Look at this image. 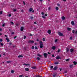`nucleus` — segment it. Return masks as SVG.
I'll return each mask as SVG.
<instances>
[{
	"label": "nucleus",
	"instance_id": "e433bc0d",
	"mask_svg": "<svg viewBox=\"0 0 77 77\" xmlns=\"http://www.w3.org/2000/svg\"><path fill=\"white\" fill-rule=\"evenodd\" d=\"M32 49H34V48H35V47H34V46H32Z\"/></svg>",
	"mask_w": 77,
	"mask_h": 77
},
{
	"label": "nucleus",
	"instance_id": "c85d7f7f",
	"mask_svg": "<svg viewBox=\"0 0 77 77\" xmlns=\"http://www.w3.org/2000/svg\"><path fill=\"white\" fill-rule=\"evenodd\" d=\"M51 9V7H50L48 8V11H50Z\"/></svg>",
	"mask_w": 77,
	"mask_h": 77
},
{
	"label": "nucleus",
	"instance_id": "9b49d317",
	"mask_svg": "<svg viewBox=\"0 0 77 77\" xmlns=\"http://www.w3.org/2000/svg\"><path fill=\"white\" fill-rule=\"evenodd\" d=\"M51 30H49L48 31V33H49V34H50L51 33Z\"/></svg>",
	"mask_w": 77,
	"mask_h": 77
},
{
	"label": "nucleus",
	"instance_id": "2f4dec72",
	"mask_svg": "<svg viewBox=\"0 0 77 77\" xmlns=\"http://www.w3.org/2000/svg\"><path fill=\"white\" fill-rule=\"evenodd\" d=\"M43 41H45V38H43Z\"/></svg>",
	"mask_w": 77,
	"mask_h": 77
},
{
	"label": "nucleus",
	"instance_id": "680f3d73",
	"mask_svg": "<svg viewBox=\"0 0 77 77\" xmlns=\"http://www.w3.org/2000/svg\"><path fill=\"white\" fill-rule=\"evenodd\" d=\"M8 16L9 17H11V14H9Z\"/></svg>",
	"mask_w": 77,
	"mask_h": 77
},
{
	"label": "nucleus",
	"instance_id": "c756f323",
	"mask_svg": "<svg viewBox=\"0 0 77 77\" xmlns=\"http://www.w3.org/2000/svg\"><path fill=\"white\" fill-rule=\"evenodd\" d=\"M2 13H3V11H0V15H2Z\"/></svg>",
	"mask_w": 77,
	"mask_h": 77
},
{
	"label": "nucleus",
	"instance_id": "b1692460",
	"mask_svg": "<svg viewBox=\"0 0 77 77\" xmlns=\"http://www.w3.org/2000/svg\"><path fill=\"white\" fill-rule=\"evenodd\" d=\"M69 59H66V62H68V61H69Z\"/></svg>",
	"mask_w": 77,
	"mask_h": 77
},
{
	"label": "nucleus",
	"instance_id": "f3484780",
	"mask_svg": "<svg viewBox=\"0 0 77 77\" xmlns=\"http://www.w3.org/2000/svg\"><path fill=\"white\" fill-rule=\"evenodd\" d=\"M54 64H55V65H58V64H59V62H55L54 63Z\"/></svg>",
	"mask_w": 77,
	"mask_h": 77
},
{
	"label": "nucleus",
	"instance_id": "69168bd1",
	"mask_svg": "<svg viewBox=\"0 0 77 77\" xmlns=\"http://www.w3.org/2000/svg\"><path fill=\"white\" fill-rule=\"evenodd\" d=\"M27 64H26V63H24L23 64V65H26V66H27Z\"/></svg>",
	"mask_w": 77,
	"mask_h": 77
},
{
	"label": "nucleus",
	"instance_id": "6ab92c4d",
	"mask_svg": "<svg viewBox=\"0 0 77 77\" xmlns=\"http://www.w3.org/2000/svg\"><path fill=\"white\" fill-rule=\"evenodd\" d=\"M73 63H74V65H77V62H76L75 61H74L73 62Z\"/></svg>",
	"mask_w": 77,
	"mask_h": 77
},
{
	"label": "nucleus",
	"instance_id": "5701e85b",
	"mask_svg": "<svg viewBox=\"0 0 77 77\" xmlns=\"http://www.w3.org/2000/svg\"><path fill=\"white\" fill-rule=\"evenodd\" d=\"M55 9H56V11H58V10H59V7H57Z\"/></svg>",
	"mask_w": 77,
	"mask_h": 77
},
{
	"label": "nucleus",
	"instance_id": "393cba45",
	"mask_svg": "<svg viewBox=\"0 0 77 77\" xmlns=\"http://www.w3.org/2000/svg\"><path fill=\"white\" fill-rule=\"evenodd\" d=\"M23 56L22 55H19L18 56V57L20 58V57H23Z\"/></svg>",
	"mask_w": 77,
	"mask_h": 77
},
{
	"label": "nucleus",
	"instance_id": "72a5a7b5",
	"mask_svg": "<svg viewBox=\"0 0 77 77\" xmlns=\"http://www.w3.org/2000/svg\"><path fill=\"white\" fill-rule=\"evenodd\" d=\"M26 38V35H24V36L23 39H25Z\"/></svg>",
	"mask_w": 77,
	"mask_h": 77
},
{
	"label": "nucleus",
	"instance_id": "dca6fc26",
	"mask_svg": "<svg viewBox=\"0 0 77 77\" xmlns=\"http://www.w3.org/2000/svg\"><path fill=\"white\" fill-rule=\"evenodd\" d=\"M62 18L63 20H65V17L63 16L62 17Z\"/></svg>",
	"mask_w": 77,
	"mask_h": 77
},
{
	"label": "nucleus",
	"instance_id": "7c9ffc66",
	"mask_svg": "<svg viewBox=\"0 0 77 77\" xmlns=\"http://www.w3.org/2000/svg\"><path fill=\"white\" fill-rule=\"evenodd\" d=\"M11 73H14V70H12L11 71Z\"/></svg>",
	"mask_w": 77,
	"mask_h": 77
},
{
	"label": "nucleus",
	"instance_id": "8fccbe9b",
	"mask_svg": "<svg viewBox=\"0 0 77 77\" xmlns=\"http://www.w3.org/2000/svg\"><path fill=\"white\" fill-rule=\"evenodd\" d=\"M13 11H14V12H15V11H17V10H16V9H14V10H13Z\"/></svg>",
	"mask_w": 77,
	"mask_h": 77
},
{
	"label": "nucleus",
	"instance_id": "338daca9",
	"mask_svg": "<svg viewBox=\"0 0 77 77\" xmlns=\"http://www.w3.org/2000/svg\"><path fill=\"white\" fill-rule=\"evenodd\" d=\"M5 37L6 38H8V36H7V35H5Z\"/></svg>",
	"mask_w": 77,
	"mask_h": 77
},
{
	"label": "nucleus",
	"instance_id": "bf43d9fd",
	"mask_svg": "<svg viewBox=\"0 0 77 77\" xmlns=\"http://www.w3.org/2000/svg\"><path fill=\"white\" fill-rule=\"evenodd\" d=\"M30 36H33V35L32 34H31L30 35Z\"/></svg>",
	"mask_w": 77,
	"mask_h": 77
},
{
	"label": "nucleus",
	"instance_id": "39448f33",
	"mask_svg": "<svg viewBox=\"0 0 77 77\" xmlns=\"http://www.w3.org/2000/svg\"><path fill=\"white\" fill-rule=\"evenodd\" d=\"M66 52L67 53H68V52L69 51V48H66Z\"/></svg>",
	"mask_w": 77,
	"mask_h": 77
},
{
	"label": "nucleus",
	"instance_id": "a878e982",
	"mask_svg": "<svg viewBox=\"0 0 77 77\" xmlns=\"http://www.w3.org/2000/svg\"><path fill=\"white\" fill-rule=\"evenodd\" d=\"M0 45H1V46H3V43L0 42Z\"/></svg>",
	"mask_w": 77,
	"mask_h": 77
},
{
	"label": "nucleus",
	"instance_id": "5fc2aeb1",
	"mask_svg": "<svg viewBox=\"0 0 77 77\" xmlns=\"http://www.w3.org/2000/svg\"><path fill=\"white\" fill-rule=\"evenodd\" d=\"M5 24H3V25H2V26L3 27H5Z\"/></svg>",
	"mask_w": 77,
	"mask_h": 77
},
{
	"label": "nucleus",
	"instance_id": "6e6d98bb",
	"mask_svg": "<svg viewBox=\"0 0 77 77\" xmlns=\"http://www.w3.org/2000/svg\"><path fill=\"white\" fill-rule=\"evenodd\" d=\"M52 57H54V54H52Z\"/></svg>",
	"mask_w": 77,
	"mask_h": 77
},
{
	"label": "nucleus",
	"instance_id": "774afa93",
	"mask_svg": "<svg viewBox=\"0 0 77 77\" xmlns=\"http://www.w3.org/2000/svg\"><path fill=\"white\" fill-rule=\"evenodd\" d=\"M30 65L29 64H27L26 66H30Z\"/></svg>",
	"mask_w": 77,
	"mask_h": 77
},
{
	"label": "nucleus",
	"instance_id": "e2e57ef3",
	"mask_svg": "<svg viewBox=\"0 0 77 77\" xmlns=\"http://www.w3.org/2000/svg\"><path fill=\"white\" fill-rule=\"evenodd\" d=\"M45 15L46 17H47V14H45Z\"/></svg>",
	"mask_w": 77,
	"mask_h": 77
},
{
	"label": "nucleus",
	"instance_id": "09e8293b",
	"mask_svg": "<svg viewBox=\"0 0 77 77\" xmlns=\"http://www.w3.org/2000/svg\"><path fill=\"white\" fill-rule=\"evenodd\" d=\"M16 26H19V24H18V23H17L16 24Z\"/></svg>",
	"mask_w": 77,
	"mask_h": 77
},
{
	"label": "nucleus",
	"instance_id": "49530a36",
	"mask_svg": "<svg viewBox=\"0 0 77 77\" xmlns=\"http://www.w3.org/2000/svg\"><path fill=\"white\" fill-rule=\"evenodd\" d=\"M70 40H72V37H70Z\"/></svg>",
	"mask_w": 77,
	"mask_h": 77
},
{
	"label": "nucleus",
	"instance_id": "1a4fd4ad",
	"mask_svg": "<svg viewBox=\"0 0 77 77\" xmlns=\"http://www.w3.org/2000/svg\"><path fill=\"white\" fill-rule=\"evenodd\" d=\"M6 40L7 41V42H9V41H10V40H9V38H6Z\"/></svg>",
	"mask_w": 77,
	"mask_h": 77
},
{
	"label": "nucleus",
	"instance_id": "4d7b16f0",
	"mask_svg": "<svg viewBox=\"0 0 77 77\" xmlns=\"http://www.w3.org/2000/svg\"><path fill=\"white\" fill-rule=\"evenodd\" d=\"M42 15H44V12H42Z\"/></svg>",
	"mask_w": 77,
	"mask_h": 77
},
{
	"label": "nucleus",
	"instance_id": "4468645a",
	"mask_svg": "<svg viewBox=\"0 0 77 77\" xmlns=\"http://www.w3.org/2000/svg\"><path fill=\"white\" fill-rule=\"evenodd\" d=\"M52 49L53 50H55V49H56V47H55V46H53L52 47Z\"/></svg>",
	"mask_w": 77,
	"mask_h": 77
},
{
	"label": "nucleus",
	"instance_id": "f257e3e1",
	"mask_svg": "<svg viewBox=\"0 0 77 77\" xmlns=\"http://www.w3.org/2000/svg\"><path fill=\"white\" fill-rule=\"evenodd\" d=\"M40 48H42L43 47V44L42 41H40Z\"/></svg>",
	"mask_w": 77,
	"mask_h": 77
},
{
	"label": "nucleus",
	"instance_id": "412c9836",
	"mask_svg": "<svg viewBox=\"0 0 77 77\" xmlns=\"http://www.w3.org/2000/svg\"><path fill=\"white\" fill-rule=\"evenodd\" d=\"M73 67V65H70V68H72Z\"/></svg>",
	"mask_w": 77,
	"mask_h": 77
},
{
	"label": "nucleus",
	"instance_id": "603ef678",
	"mask_svg": "<svg viewBox=\"0 0 77 77\" xmlns=\"http://www.w3.org/2000/svg\"><path fill=\"white\" fill-rule=\"evenodd\" d=\"M11 23L12 25H13V24H14V22H11Z\"/></svg>",
	"mask_w": 77,
	"mask_h": 77
},
{
	"label": "nucleus",
	"instance_id": "a18cd8bd",
	"mask_svg": "<svg viewBox=\"0 0 77 77\" xmlns=\"http://www.w3.org/2000/svg\"><path fill=\"white\" fill-rule=\"evenodd\" d=\"M11 34L12 35H13V34H14V32H11Z\"/></svg>",
	"mask_w": 77,
	"mask_h": 77
},
{
	"label": "nucleus",
	"instance_id": "864d4df0",
	"mask_svg": "<svg viewBox=\"0 0 77 77\" xmlns=\"http://www.w3.org/2000/svg\"><path fill=\"white\" fill-rule=\"evenodd\" d=\"M67 72H68V71H66L64 72V73H67Z\"/></svg>",
	"mask_w": 77,
	"mask_h": 77
},
{
	"label": "nucleus",
	"instance_id": "0e129e2a",
	"mask_svg": "<svg viewBox=\"0 0 77 77\" xmlns=\"http://www.w3.org/2000/svg\"><path fill=\"white\" fill-rule=\"evenodd\" d=\"M17 38V36H15L14 37V39H15L16 38Z\"/></svg>",
	"mask_w": 77,
	"mask_h": 77
},
{
	"label": "nucleus",
	"instance_id": "0eeeda50",
	"mask_svg": "<svg viewBox=\"0 0 77 77\" xmlns=\"http://www.w3.org/2000/svg\"><path fill=\"white\" fill-rule=\"evenodd\" d=\"M57 69V67L56 66H55L54 68H53V69L54 70H56V69Z\"/></svg>",
	"mask_w": 77,
	"mask_h": 77
},
{
	"label": "nucleus",
	"instance_id": "052dcab7",
	"mask_svg": "<svg viewBox=\"0 0 77 77\" xmlns=\"http://www.w3.org/2000/svg\"><path fill=\"white\" fill-rule=\"evenodd\" d=\"M75 34L77 35V31H75Z\"/></svg>",
	"mask_w": 77,
	"mask_h": 77
},
{
	"label": "nucleus",
	"instance_id": "6e6552de",
	"mask_svg": "<svg viewBox=\"0 0 77 77\" xmlns=\"http://www.w3.org/2000/svg\"><path fill=\"white\" fill-rule=\"evenodd\" d=\"M23 30H24V27L22 26L20 28L21 31L23 32Z\"/></svg>",
	"mask_w": 77,
	"mask_h": 77
},
{
	"label": "nucleus",
	"instance_id": "473e14b6",
	"mask_svg": "<svg viewBox=\"0 0 77 77\" xmlns=\"http://www.w3.org/2000/svg\"><path fill=\"white\" fill-rule=\"evenodd\" d=\"M3 41V39L2 38H0V42H2Z\"/></svg>",
	"mask_w": 77,
	"mask_h": 77
},
{
	"label": "nucleus",
	"instance_id": "423d86ee",
	"mask_svg": "<svg viewBox=\"0 0 77 77\" xmlns=\"http://www.w3.org/2000/svg\"><path fill=\"white\" fill-rule=\"evenodd\" d=\"M61 59V58L59 56H57L56 57V59H57V60H58L59 59Z\"/></svg>",
	"mask_w": 77,
	"mask_h": 77
},
{
	"label": "nucleus",
	"instance_id": "f704fd0d",
	"mask_svg": "<svg viewBox=\"0 0 77 77\" xmlns=\"http://www.w3.org/2000/svg\"><path fill=\"white\" fill-rule=\"evenodd\" d=\"M42 18H44V19H45V16H42Z\"/></svg>",
	"mask_w": 77,
	"mask_h": 77
},
{
	"label": "nucleus",
	"instance_id": "13d9d810",
	"mask_svg": "<svg viewBox=\"0 0 77 77\" xmlns=\"http://www.w3.org/2000/svg\"><path fill=\"white\" fill-rule=\"evenodd\" d=\"M57 5L58 6H60V4H57Z\"/></svg>",
	"mask_w": 77,
	"mask_h": 77
},
{
	"label": "nucleus",
	"instance_id": "a19ab883",
	"mask_svg": "<svg viewBox=\"0 0 77 77\" xmlns=\"http://www.w3.org/2000/svg\"><path fill=\"white\" fill-rule=\"evenodd\" d=\"M7 63H11V61H7Z\"/></svg>",
	"mask_w": 77,
	"mask_h": 77
},
{
	"label": "nucleus",
	"instance_id": "3c124183",
	"mask_svg": "<svg viewBox=\"0 0 77 77\" xmlns=\"http://www.w3.org/2000/svg\"><path fill=\"white\" fill-rule=\"evenodd\" d=\"M30 19H33V17H30Z\"/></svg>",
	"mask_w": 77,
	"mask_h": 77
},
{
	"label": "nucleus",
	"instance_id": "7ed1b4c3",
	"mask_svg": "<svg viewBox=\"0 0 77 77\" xmlns=\"http://www.w3.org/2000/svg\"><path fill=\"white\" fill-rule=\"evenodd\" d=\"M44 57H45V58H47V55H48V54L46 53H45L44 54Z\"/></svg>",
	"mask_w": 77,
	"mask_h": 77
},
{
	"label": "nucleus",
	"instance_id": "bb28decb",
	"mask_svg": "<svg viewBox=\"0 0 77 77\" xmlns=\"http://www.w3.org/2000/svg\"><path fill=\"white\" fill-rule=\"evenodd\" d=\"M35 77H42L41 76H39V75H36Z\"/></svg>",
	"mask_w": 77,
	"mask_h": 77
},
{
	"label": "nucleus",
	"instance_id": "a211bd4d",
	"mask_svg": "<svg viewBox=\"0 0 77 77\" xmlns=\"http://www.w3.org/2000/svg\"><path fill=\"white\" fill-rule=\"evenodd\" d=\"M56 76H57V74H54V75H53V77H56Z\"/></svg>",
	"mask_w": 77,
	"mask_h": 77
},
{
	"label": "nucleus",
	"instance_id": "20e7f679",
	"mask_svg": "<svg viewBox=\"0 0 77 77\" xmlns=\"http://www.w3.org/2000/svg\"><path fill=\"white\" fill-rule=\"evenodd\" d=\"M29 43H31V44H33L34 43V41H33L29 40L28 41Z\"/></svg>",
	"mask_w": 77,
	"mask_h": 77
},
{
	"label": "nucleus",
	"instance_id": "79ce46f5",
	"mask_svg": "<svg viewBox=\"0 0 77 77\" xmlns=\"http://www.w3.org/2000/svg\"><path fill=\"white\" fill-rule=\"evenodd\" d=\"M60 49H58L57 51V53H59L60 52Z\"/></svg>",
	"mask_w": 77,
	"mask_h": 77
},
{
	"label": "nucleus",
	"instance_id": "c9c22d12",
	"mask_svg": "<svg viewBox=\"0 0 77 77\" xmlns=\"http://www.w3.org/2000/svg\"><path fill=\"white\" fill-rule=\"evenodd\" d=\"M72 33H75V31H74V30H72Z\"/></svg>",
	"mask_w": 77,
	"mask_h": 77
},
{
	"label": "nucleus",
	"instance_id": "4be33fe9",
	"mask_svg": "<svg viewBox=\"0 0 77 77\" xmlns=\"http://www.w3.org/2000/svg\"><path fill=\"white\" fill-rule=\"evenodd\" d=\"M36 59L38 60H40V58L39 57H37Z\"/></svg>",
	"mask_w": 77,
	"mask_h": 77
},
{
	"label": "nucleus",
	"instance_id": "f03ea898",
	"mask_svg": "<svg viewBox=\"0 0 77 77\" xmlns=\"http://www.w3.org/2000/svg\"><path fill=\"white\" fill-rule=\"evenodd\" d=\"M59 36H63V33H61L60 32H59L58 33Z\"/></svg>",
	"mask_w": 77,
	"mask_h": 77
},
{
	"label": "nucleus",
	"instance_id": "aec40b11",
	"mask_svg": "<svg viewBox=\"0 0 77 77\" xmlns=\"http://www.w3.org/2000/svg\"><path fill=\"white\" fill-rule=\"evenodd\" d=\"M67 30L69 31H70V30H71V28L69 27L67 28Z\"/></svg>",
	"mask_w": 77,
	"mask_h": 77
},
{
	"label": "nucleus",
	"instance_id": "9d476101",
	"mask_svg": "<svg viewBox=\"0 0 77 77\" xmlns=\"http://www.w3.org/2000/svg\"><path fill=\"white\" fill-rule=\"evenodd\" d=\"M25 71H29V69L27 68H25Z\"/></svg>",
	"mask_w": 77,
	"mask_h": 77
},
{
	"label": "nucleus",
	"instance_id": "58836bf2",
	"mask_svg": "<svg viewBox=\"0 0 77 77\" xmlns=\"http://www.w3.org/2000/svg\"><path fill=\"white\" fill-rule=\"evenodd\" d=\"M23 75H20L19 76V77H23Z\"/></svg>",
	"mask_w": 77,
	"mask_h": 77
},
{
	"label": "nucleus",
	"instance_id": "37998d69",
	"mask_svg": "<svg viewBox=\"0 0 77 77\" xmlns=\"http://www.w3.org/2000/svg\"><path fill=\"white\" fill-rule=\"evenodd\" d=\"M35 49H36V50H38V48L36 47V46H35Z\"/></svg>",
	"mask_w": 77,
	"mask_h": 77
},
{
	"label": "nucleus",
	"instance_id": "4c0bfd02",
	"mask_svg": "<svg viewBox=\"0 0 77 77\" xmlns=\"http://www.w3.org/2000/svg\"><path fill=\"white\" fill-rule=\"evenodd\" d=\"M50 68H51V69H52V68H53V66H51L50 67Z\"/></svg>",
	"mask_w": 77,
	"mask_h": 77
},
{
	"label": "nucleus",
	"instance_id": "c03bdc74",
	"mask_svg": "<svg viewBox=\"0 0 77 77\" xmlns=\"http://www.w3.org/2000/svg\"><path fill=\"white\" fill-rule=\"evenodd\" d=\"M57 39H56L55 40V42H57Z\"/></svg>",
	"mask_w": 77,
	"mask_h": 77
},
{
	"label": "nucleus",
	"instance_id": "f8f14e48",
	"mask_svg": "<svg viewBox=\"0 0 77 77\" xmlns=\"http://www.w3.org/2000/svg\"><path fill=\"white\" fill-rule=\"evenodd\" d=\"M71 24L72 25V26H74V21H72L71 22Z\"/></svg>",
	"mask_w": 77,
	"mask_h": 77
},
{
	"label": "nucleus",
	"instance_id": "2eb2a0df",
	"mask_svg": "<svg viewBox=\"0 0 77 77\" xmlns=\"http://www.w3.org/2000/svg\"><path fill=\"white\" fill-rule=\"evenodd\" d=\"M37 55L38 56L40 57H42V55H41L39 54H37Z\"/></svg>",
	"mask_w": 77,
	"mask_h": 77
},
{
	"label": "nucleus",
	"instance_id": "ddd939ff",
	"mask_svg": "<svg viewBox=\"0 0 77 77\" xmlns=\"http://www.w3.org/2000/svg\"><path fill=\"white\" fill-rule=\"evenodd\" d=\"M33 11V9L32 8H30L29 9V12H32Z\"/></svg>",
	"mask_w": 77,
	"mask_h": 77
},
{
	"label": "nucleus",
	"instance_id": "de8ad7c7",
	"mask_svg": "<svg viewBox=\"0 0 77 77\" xmlns=\"http://www.w3.org/2000/svg\"><path fill=\"white\" fill-rule=\"evenodd\" d=\"M23 5H26V3H25V2H24V1H23Z\"/></svg>",
	"mask_w": 77,
	"mask_h": 77
},
{
	"label": "nucleus",
	"instance_id": "ea45409f",
	"mask_svg": "<svg viewBox=\"0 0 77 77\" xmlns=\"http://www.w3.org/2000/svg\"><path fill=\"white\" fill-rule=\"evenodd\" d=\"M33 69H36V67L35 66L32 67Z\"/></svg>",
	"mask_w": 77,
	"mask_h": 77
},
{
	"label": "nucleus",
	"instance_id": "cd10ccee",
	"mask_svg": "<svg viewBox=\"0 0 77 77\" xmlns=\"http://www.w3.org/2000/svg\"><path fill=\"white\" fill-rule=\"evenodd\" d=\"M73 51H74V50H73V49H70V52H72Z\"/></svg>",
	"mask_w": 77,
	"mask_h": 77
}]
</instances>
